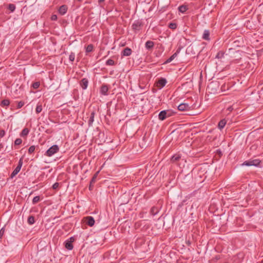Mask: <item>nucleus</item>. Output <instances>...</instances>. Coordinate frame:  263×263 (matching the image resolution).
<instances>
[{
    "instance_id": "obj_1",
    "label": "nucleus",
    "mask_w": 263,
    "mask_h": 263,
    "mask_svg": "<svg viewBox=\"0 0 263 263\" xmlns=\"http://www.w3.org/2000/svg\"><path fill=\"white\" fill-rule=\"evenodd\" d=\"M261 161L259 159H253L246 161L242 163L243 166H258L260 165Z\"/></svg>"
},
{
    "instance_id": "obj_2",
    "label": "nucleus",
    "mask_w": 263,
    "mask_h": 263,
    "mask_svg": "<svg viewBox=\"0 0 263 263\" xmlns=\"http://www.w3.org/2000/svg\"><path fill=\"white\" fill-rule=\"evenodd\" d=\"M167 83L166 79L161 78L159 79L155 83V85L158 89H161L163 88Z\"/></svg>"
},
{
    "instance_id": "obj_3",
    "label": "nucleus",
    "mask_w": 263,
    "mask_h": 263,
    "mask_svg": "<svg viewBox=\"0 0 263 263\" xmlns=\"http://www.w3.org/2000/svg\"><path fill=\"white\" fill-rule=\"evenodd\" d=\"M59 151V147L57 145H53L51 146L47 152L46 155L48 157L51 156L52 155L57 153Z\"/></svg>"
},
{
    "instance_id": "obj_4",
    "label": "nucleus",
    "mask_w": 263,
    "mask_h": 263,
    "mask_svg": "<svg viewBox=\"0 0 263 263\" xmlns=\"http://www.w3.org/2000/svg\"><path fill=\"white\" fill-rule=\"evenodd\" d=\"M74 241V238L73 237H71L69 239L67 240L65 242V248L69 250H71L73 248L72 243Z\"/></svg>"
},
{
    "instance_id": "obj_5",
    "label": "nucleus",
    "mask_w": 263,
    "mask_h": 263,
    "mask_svg": "<svg viewBox=\"0 0 263 263\" xmlns=\"http://www.w3.org/2000/svg\"><path fill=\"white\" fill-rule=\"evenodd\" d=\"M22 165V160L21 159L19 161V163L18 166L15 168L13 172L12 173L11 177L13 178L21 170V167Z\"/></svg>"
},
{
    "instance_id": "obj_6",
    "label": "nucleus",
    "mask_w": 263,
    "mask_h": 263,
    "mask_svg": "<svg viewBox=\"0 0 263 263\" xmlns=\"http://www.w3.org/2000/svg\"><path fill=\"white\" fill-rule=\"evenodd\" d=\"M84 221L90 227L93 226L95 224V220L91 217H87L85 218L84 219Z\"/></svg>"
},
{
    "instance_id": "obj_7",
    "label": "nucleus",
    "mask_w": 263,
    "mask_h": 263,
    "mask_svg": "<svg viewBox=\"0 0 263 263\" xmlns=\"http://www.w3.org/2000/svg\"><path fill=\"white\" fill-rule=\"evenodd\" d=\"M88 84V80L86 79H83L82 80L80 85L83 89H85L87 87Z\"/></svg>"
},
{
    "instance_id": "obj_8",
    "label": "nucleus",
    "mask_w": 263,
    "mask_h": 263,
    "mask_svg": "<svg viewBox=\"0 0 263 263\" xmlns=\"http://www.w3.org/2000/svg\"><path fill=\"white\" fill-rule=\"evenodd\" d=\"M167 116V112L166 111H162L159 114V120L163 121L164 120Z\"/></svg>"
},
{
    "instance_id": "obj_9",
    "label": "nucleus",
    "mask_w": 263,
    "mask_h": 263,
    "mask_svg": "<svg viewBox=\"0 0 263 263\" xmlns=\"http://www.w3.org/2000/svg\"><path fill=\"white\" fill-rule=\"evenodd\" d=\"M132 54V50L130 48H126L123 51L124 56H129Z\"/></svg>"
},
{
    "instance_id": "obj_10",
    "label": "nucleus",
    "mask_w": 263,
    "mask_h": 263,
    "mask_svg": "<svg viewBox=\"0 0 263 263\" xmlns=\"http://www.w3.org/2000/svg\"><path fill=\"white\" fill-rule=\"evenodd\" d=\"M67 10V8L66 6H62L59 8V12L60 14L63 15L66 12Z\"/></svg>"
},
{
    "instance_id": "obj_11",
    "label": "nucleus",
    "mask_w": 263,
    "mask_h": 263,
    "mask_svg": "<svg viewBox=\"0 0 263 263\" xmlns=\"http://www.w3.org/2000/svg\"><path fill=\"white\" fill-rule=\"evenodd\" d=\"M210 32L208 30H205L203 33L202 37L205 40H209Z\"/></svg>"
},
{
    "instance_id": "obj_12",
    "label": "nucleus",
    "mask_w": 263,
    "mask_h": 263,
    "mask_svg": "<svg viewBox=\"0 0 263 263\" xmlns=\"http://www.w3.org/2000/svg\"><path fill=\"white\" fill-rule=\"evenodd\" d=\"M227 121L225 120H221L218 123V127L219 129H222L226 125Z\"/></svg>"
},
{
    "instance_id": "obj_13",
    "label": "nucleus",
    "mask_w": 263,
    "mask_h": 263,
    "mask_svg": "<svg viewBox=\"0 0 263 263\" xmlns=\"http://www.w3.org/2000/svg\"><path fill=\"white\" fill-rule=\"evenodd\" d=\"M27 221L29 224H33L35 222L34 217L32 216H29V217L28 218Z\"/></svg>"
},
{
    "instance_id": "obj_14",
    "label": "nucleus",
    "mask_w": 263,
    "mask_h": 263,
    "mask_svg": "<svg viewBox=\"0 0 263 263\" xmlns=\"http://www.w3.org/2000/svg\"><path fill=\"white\" fill-rule=\"evenodd\" d=\"M187 10V7L186 6L182 5L179 7V10L180 12L182 13L185 12Z\"/></svg>"
},
{
    "instance_id": "obj_15",
    "label": "nucleus",
    "mask_w": 263,
    "mask_h": 263,
    "mask_svg": "<svg viewBox=\"0 0 263 263\" xmlns=\"http://www.w3.org/2000/svg\"><path fill=\"white\" fill-rule=\"evenodd\" d=\"M187 107V105L185 104H181L178 106V109L181 111L185 110Z\"/></svg>"
},
{
    "instance_id": "obj_16",
    "label": "nucleus",
    "mask_w": 263,
    "mask_h": 263,
    "mask_svg": "<svg viewBox=\"0 0 263 263\" xmlns=\"http://www.w3.org/2000/svg\"><path fill=\"white\" fill-rule=\"evenodd\" d=\"M154 46V43L152 41H148L146 43V47L147 49L152 48Z\"/></svg>"
},
{
    "instance_id": "obj_17",
    "label": "nucleus",
    "mask_w": 263,
    "mask_h": 263,
    "mask_svg": "<svg viewBox=\"0 0 263 263\" xmlns=\"http://www.w3.org/2000/svg\"><path fill=\"white\" fill-rule=\"evenodd\" d=\"M28 133H29V130L27 128H25L22 130V132L21 134V135L22 136H26L27 135Z\"/></svg>"
},
{
    "instance_id": "obj_18",
    "label": "nucleus",
    "mask_w": 263,
    "mask_h": 263,
    "mask_svg": "<svg viewBox=\"0 0 263 263\" xmlns=\"http://www.w3.org/2000/svg\"><path fill=\"white\" fill-rule=\"evenodd\" d=\"M93 47L92 45H89L86 48V50L87 52H91L93 50Z\"/></svg>"
},
{
    "instance_id": "obj_19",
    "label": "nucleus",
    "mask_w": 263,
    "mask_h": 263,
    "mask_svg": "<svg viewBox=\"0 0 263 263\" xmlns=\"http://www.w3.org/2000/svg\"><path fill=\"white\" fill-rule=\"evenodd\" d=\"M42 110V105H37L36 107V109H35V111L37 114H39L40 112H41Z\"/></svg>"
},
{
    "instance_id": "obj_20",
    "label": "nucleus",
    "mask_w": 263,
    "mask_h": 263,
    "mask_svg": "<svg viewBox=\"0 0 263 263\" xmlns=\"http://www.w3.org/2000/svg\"><path fill=\"white\" fill-rule=\"evenodd\" d=\"M35 147L34 145L31 146L28 149V152L31 154L35 151Z\"/></svg>"
},
{
    "instance_id": "obj_21",
    "label": "nucleus",
    "mask_w": 263,
    "mask_h": 263,
    "mask_svg": "<svg viewBox=\"0 0 263 263\" xmlns=\"http://www.w3.org/2000/svg\"><path fill=\"white\" fill-rule=\"evenodd\" d=\"M9 103V101L8 100H4L2 102V105L3 106H8Z\"/></svg>"
},
{
    "instance_id": "obj_22",
    "label": "nucleus",
    "mask_w": 263,
    "mask_h": 263,
    "mask_svg": "<svg viewBox=\"0 0 263 263\" xmlns=\"http://www.w3.org/2000/svg\"><path fill=\"white\" fill-rule=\"evenodd\" d=\"M40 200V198L39 196H35L33 198L32 202L33 203H36L38 202Z\"/></svg>"
},
{
    "instance_id": "obj_23",
    "label": "nucleus",
    "mask_w": 263,
    "mask_h": 263,
    "mask_svg": "<svg viewBox=\"0 0 263 263\" xmlns=\"http://www.w3.org/2000/svg\"><path fill=\"white\" fill-rule=\"evenodd\" d=\"M22 140L20 138H17L15 140V141L14 142V144L18 145L21 144L22 143Z\"/></svg>"
},
{
    "instance_id": "obj_24",
    "label": "nucleus",
    "mask_w": 263,
    "mask_h": 263,
    "mask_svg": "<svg viewBox=\"0 0 263 263\" xmlns=\"http://www.w3.org/2000/svg\"><path fill=\"white\" fill-rule=\"evenodd\" d=\"M8 9L9 10H10L11 12H13L15 9V7L14 5H12V4H10L9 5V7H8Z\"/></svg>"
},
{
    "instance_id": "obj_25",
    "label": "nucleus",
    "mask_w": 263,
    "mask_h": 263,
    "mask_svg": "<svg viewBox=\"0 0 263 263\" xmlns=\"http://www.w3.org/2000/svg\"><path fill=\"white\" fill-rule=\"evenodd\" d=\"M106 64L108 65H114L115 64V62L111 59H109L107 61Z\"/></svg>"
},
{
    "instance_id": "obj_26",
    "label": "nucleus",
    "mask_w": 263,
    "mask_h": 263,
    "mask_svg": "<svg viewBox=\"0 0 263 263\" xmlns=\"http://www.w3.org/2000/svg\"><path fill=\"white\" fill-rule=\"evenodd\" d=\"M108 90V88L106 86H102L101 88V91L103 93H105Z\"/></svg>"
},
{
    "instance_id": "obj_27",
    "label": "nucleus",
    "mask_w": 263,
    "mask_h": 263,
    "mask_svg": "<svg viewBox=\"0 0 263 263\" xmlns=\"http://www.w3.org/2000/svg\"><path fill=\"white\" fill-rule=\"evenodd\" d=\"M40 86V83L39 82H35L33 84L32 86L34 88L36 89L37 88Z\"/></svg>"
},
{
    "instance_id": "obj_28",
    "label": "nucleus",
    "mask_w": 263,
    "mask_h": 263,
    "mask_svg": "<svg viewBox=\"0 0 263 263\" xmlns=\"http://www.w3.org/2000/svg\"><path fill=\"white\" fill-rule=\"evenodd\" d=\"M24 105V102L23 101H20L17 104V108H20L23 107Z\"/></svg>"
},
{
    "instance_id": "obj_29",
    "label": "nucleus",
    "mask_w": 263,
    "mask_h": 263,
    "mask_svg": "<svg viewBox=\"0 0 263 263\" xmlns=\"http://www.w3.org/2000/svg\"><path fill=\"white\" fill-rule=\"evenodd\" d=\"M51 19L52 21H55L57 20V16L56 15H52L51 17Z\"/></svg>"
},
{
    "instance_id": "obj_30",
    "label": "nucleus",
    "mask_w": 263,
    "mask_h": 263,
    "mask_svg": "<svg viewBox=\"0 0 263 263\" xmlns=\"http://www.w3.org/2000/svg\"><path fill=\"white\" fill-rule=\"evenodd\" d=\"M170 27L172 29H175L176 28V25L175 24H171Z\"/></svg>"
},
{
    "instance_id": "obj_31",
    "label": "nucleus",
    "mask_w": 263,
    "mask_h": 263,
    "mask_svg": "<svg viewBox=\"0 0 263 263\" xmlns=\"http://www.w3.org/2000/svg\"><path fill=\"white\" fill-rule=\"evenodd\" d=\"M5 134V132L4 130H2L0 132V136L3 137Z\"/></svg>"
},
{
    "instance_id": "obj_32",
    "label": "nucleus",
    "mask_w": 263,
    "mask_h": 263,
    "mask_svg": "<svg viewBox=\"0 0 263 263\" xmlns=\"http://www.w3.org/2000/svg\"><path fill=\"white\" fill-rule=\"evenodd\" d=\"M179 159V157L178 156H173L172 157V160L174 161H177Z\"/></svg>"
},
{
    "instance_id": "obj_33",
    "label": "nucleus",
    "mask_w": 263,
    "mask_h": 263,
    "mask_svg": "<svg viewBox=\"0 0 263 263\" xmlns=\"http://www.w3.org/2000/svg\"><path fill=\"white\" fill-rule=\"evenodd\" d=\"M69 59L71 61H73L74 59V56L73 55H70V57H69Z\"/></svg>"
},
{
    "instance_id": "obj_34",
    "label": "nucleus",
    "mask_w": 263,
    "mask_h": 263,
    "mask_svg": "<svg viewBox=\"0 0 263 263\" xmlns=\"http://www.w3.org/2000/svg\"><path fill=\"white\" fill-rule=\"evenodd\" d=\"M96 177H97V175H96L93 177V178L92 179V180H91V183H92V182H95V179H96Z\"/></svg>"
},
{
    "instance_id": "obj_35",
    "label": "nucleus",
    "mask_w": 263,
    "mask_h": 263,
    "mask_svg": "<svg viewBox=\"0 0 263 263\" xmlns=\"http://www.w3.org/2000/svg\"><path fill=\"white\" fill-rule=\"evenodd\" d=\"M58 183H55L53 185V189H56L57 187H58Z\"/></svg>"
},
{
    "instance_id": "obj_36",
    "label": "nucleus",
    "mask_w": 263,
    "mask_h": 263,
    "mask_svg": "<svg viewBox=\"0 0 263 263\" xmlns=\"http://www.w3.org/2000/svg\"><path fill=\"white\" fill-rule=\"evenodd\" d=\"M138 27V25H137V24H134V25H133V28H134V29H137V28Z\"/></svg>"
},
{
    "instance_id": "obj_37",
    "label": "nucleus",
    "mask_w": 263,
    "mask_h": 263,
    "mask_svg": "<svg viewBox=\"0 0 263 263\" xmlns=\"http://www.w3.org/2000/svg\"><path fill=\"white\" fill-rule=\"evenodd\" d=\"M4 233V230H1L0 231V237H1Z\"/></svg>"
},
{
    "instance_id": "obj_38",
    "label": "nucleus",
    "mask_w": 263,
    "mask_h": 263,
    "mask_svg": "<svg viewBox=\"0 0 263 263\" xmlns=\"http://www.w3.org/2000/svg\"><path fill=\"white\" fill-rule=\"evenodd\" d=\"M4 233V230H1L0 231V237H1Z\"/></svg>"
},
{
    "instance_id": "obj_39",
    "label": "nucleus",
    "mask_w": 263,
    "mask_h": 263,
    "mask_svg": "<svg viewBox=\"0 0 263 263\" xmlns=\"http://www.w3.org/2000/svg\"><path fill=\"white\" fill-rule=\"evenodd\" d=\"M99 2H102L103 1H104L105 0H99Z\"/></svg>"
}]
</instances>
